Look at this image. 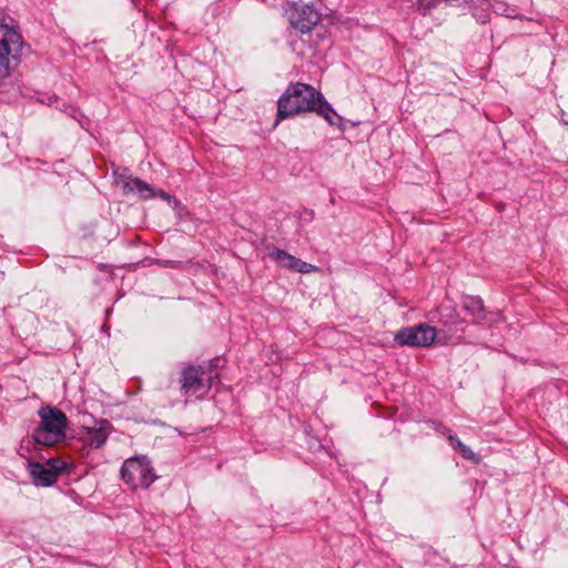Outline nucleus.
Segmentation results:
<instances>
[{
    "label": "nucleus",
    "instance_id": "obj_3",
    "mask_svg": "<svg viewBox=\"0 0 568 568\" xmlns=\"http://www.w3.org/2000/svg\"><path fill=\"white\" fill-rule=\"evenodd\" d=\"M22 48L21 34L8 24L0 23V79L7 78L17 68Z\"/></svg>",
    "mask_w": 568,
    "mask_h": 568
},
{
    "label": "nucleus",
    "instance_id": "obj_15",
    "mask_svg": "<svg viewBox=\"0 0 568 568\" xmlns=\"http://www.w3.org/2000/svg\"><path fill=\"white\" fill-rule=\"evenodd\" d=\"M44 466H47V468L54 469V471H57L58 477L64 466V463L58 458H49Z\"/></svg>",
    "mask_w": 568,
    "mask_h": 568
},
{
    "label": "nucleus",
    "instance_id": "obj_6",
    "mask_svg": "<svg viewBox=\"0 0 568 568\" xmlns=\"http://www.w3.org/2000/svg\"><path fill=\"white\" fill-rule=\"evenodd\" d=\"M211 375L205 376L201 366H190L182 371L181 387L185 396H192L197 393H205L211 387Z\"/></svg>",
    "mask_w": 568,
    "mask_h": 568
},
{
    "label": "nucleus",
    "instance_id": "obj_2",
    "mask_svg": "<svg viewBox=\"0 0 568 568\" xmlns=\"http://www.w3.org/2000/svg\"><path fill=\"white\" fill-rule=\"evenodd\" d=\"M39 416L41 423L33 432L34 442L44 446H53L64 438L67 417L60 409L41 408Z\"/></svg>",
    "mask_w": 568,
    "mask_h": 568
},
{
    "label": "nucleus",
    "instance_id": "obj_17",
    "mask_svg": "<svg viewBox=\"0 0 568 568\" xmlns=\"http://www.w3.org/2000/svg\"><path fill=\"white\" fill-rule=\"evenodd\" d=\"M476 18L478 21H480L481 23H486L488 21V14H484V13H480V16H477L476 14Z\"/></svg>",
    "mask_w": 568,
    "mask_h": 568
},
{
    "label": "nucleus",
    "instance_id": "obj_8",
    "mask_svg": "<svg viewBox=\"0 0 568 568\" xmlns=\"http://www.w3.org/2000/svg\"><path fill=\"white\" fill-rule=\"evenodd\" d=\"M120 182L122 183L124 194L138 193L141 199H151L159 195L164 200H170V195L165 191H155L150 184L139 178L121 176Z\"/></svg>",
    "mask_w": 568,
    "mask_h": 568
},
{
    "label": "nucleus",
    "instance_id": "obj_11",
    "mask_svg": "<svg viewBox=\"0 0 568 568\" xmlns=\"http://www.w3.org/2000/svg\"><path fill=\"white\" fill-rule=\"evenodd\" d=\"M112 425L106 419L97 422V426L88 428L89 444L93 448H100L108 439Z\"/></svg>",
    "mask_w": 568,
    "mask_h": 568
},
{
    "label": "nucleus",
    "instance_id": "obj_10",
    "mask_svg": "<svg viewBox=\"0 0 568 568\" xmlns=\"http://www.w3.org/2000/svg\"><path fill=\"white\" fill-rule=\"evenodd\" d=\"M29 474L33 483L38 486H50L57 481V471L47 468L41 463L30 462L28 465Z\"/></svg>",
    "mask_w": 568,
    "mask_h": 568
},
{
    "label": "nucleus",
    "instance_id": "obj_16",
    "mask_svg": "<svg viewBox=\"0 0 568 568\" xmlns=\"http://www.w3.org/2000/svg\"><path fill=\"white\" fill-rule=\"evenodd\" d=\"M505 4L504 3H500V2H497L495 6H494V11L495 12H498V13H504L506 14L507 17H513L511 16V10H508V9H504Z\"/></svg>",
    "mask_w": 568,
    "mask_h": 568
},
{
    "label": "nucleus",
    "instance_id": "obj_9",
    "mask_svg": "<svg viewBox=\"0 0 568 568\" xmlns=\"http://www.w3.org/2000/svg\"><path fill=\"white\" fill-rule=\"evenodd\" d=\"M268 255L278 266L293 272L307 274L318 270L315 265L304 262L280 248H274Z\"/></svg>",
    "mask_w": 568,
    "mask_h": 568
},
{
    "label": "nucleus",
    "instance_id": "obj_12",
    "mask_svg": "<svg viewBox=\"0 0 568 568\" xmlns=\"http://www.w3.org/2000/svg\"><path fill=\"white\" fill-rule=\"evenodd\" d=\"M447 438H448L450 445L455 449H457L464 458L469 459V460H475V462L478 460L476 457V454L468 446L463 444L458 437H456L454 435H449Z\"/></svg>",
    "mask_w": 568,
    "mask_h": 568
},
{
    "label": "nucleus",
    "instance_id": "obj_1",
    "mask_svg": "<svg viewBox=\"0 0 568 568\" xmlns=\"http://www.w3.org/2000/svg\"><path fill=\"white\" fill-rule=\"evenodd\" d=\"M304 112H315L333 124L336 115L322 93L310 84L296 82L290 85L277 101V119H286Z\"/></svg>",
    "mask_w": 568,
    "mask_h": 568
},
{
    "label": "nucleus",
    "instance_id": "obj_7",
    "mask_svg": "<svg viewBox=\"0 0 568 568\" xmlns=\"http://www.w3.org/2000/svg\"><path fill=\"white\" fill-rule=\"evenodd\" d=\"M320 19V13L310 4H297L290 14L291 24L303 33L311 31Z\"/></svg>",
    "mask_w": 568,
    "mask_h": 568
},
{
    "label": "nucleus",
    "instance_id": "obj_4",
    "mask_svg": "<svg viewBox=\"0 0 568 568\" xmlns=\"http://www.w3.org/2000/svg\"><path fill=\"white\" fill-rule=\"evenodd\" d=\"M394 341L400 346L429 347L436 341L442 343L443 338L435 327L422 323L399 329L395 334Z\"/></svg>",
    "mask_w": 568,
    "mask_h": 568
},
{
    "label": "nucleus",
    "instance_id": "obj_13",
    "mask_svg": "<svg viewBox=\"0 0 568 568\" xmlns=\"http://www.w3.org/2000/svg\"><path fill=\"white\" fill-rule=\"evenodd\" d=\"M465 308L470 312L476 321L484 318V304L480 298L469 297L465 302Z\"/></svg>",
    "mask_w": 568,
    "mask_h": 568
},
{
    "label": "nucleus",
    "instance_id": "obj_5",
    "mask_svg": "<svg viewBox=\"0 0 568 568\" xmlns=\"http://www.w3.org/2000/svg\"><path fill=\"white\" fill-rule=\"evenodd\" d=\"M121 478L132 488H148L156 478L146 457L128 458L121 468Z\"/></svg>",
    "mask_w": 568,
    "mask_h": 568
},
{
    "label": "nucleus",
    "instance_id": "obj_14",
    "mask_svg": "<svg viewBox=\"0 0 568 568\" xmlns=\"http://www.w3.org/2000/svg\"><path fill=\"white\" fill-rule=\"evenodd\" d=\"M458 1L459 0H417L416 6H417V10L426 13L430 9L437 7L440 2H446V3L452 4V3L458 2Z\"/></svg>",
    "mask_w": 568,
    "mask_h": 568
}]
</instances>
